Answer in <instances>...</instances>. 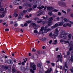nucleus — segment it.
<instances>
[{"label":"nucleus","mask_w":73,"mask_h":73,"mask_svg":"<svg viewBox=\"0 0 73 73\" xmlns=\"http://www.w3.org/2000/svg\"><path fill=\"white\" fill-rule=\"evenodd\" d=\"M35 2H36L35 4H37V5H39L38 7H37L38 9H41V11H42V8L41 7V1L38 0L37 1H35Z\"/></svg>","instance_id":"obj_1"},{"label":"nucleus","mask_w":73,"mask_h":73,"mask_svg":"<svg viewBox=\"0 0 73 73\" xmlns=\"http://www.w3.org/2000/svg\"><path fill=\"white\" fill-rule=\"evenodd\" d=\"M58 28H56L53 34L54 38L55 39L56 38V37L58 35V33L59 31H58Z\"/></svg>","instance_id":"obj_2"},{"label":"nucleus","mask_w":73,"mask_h":73,"mask_svg":"<svg viewBox=\"0 0 73 73\" xmlns=\"http://www.w3.org/2000/svg\"><path fill=\"white\" fill-rule=\"evenodd\" d=\"M61 34L62 36V38H65L64 36H66V35H68L69 33H65V31H64L62 30L61 32Z\"/></svg>","instance_id":"obj_3"},{"label":"nucleus","mask_w":73,"mask_h":73,"mask_svg":"<svg viewBox=\"0 0 73 73\" xmlns=\"http://www.w3.org/2000/svg\"><path fill=\"white\" fill-rule=\"evenodd\" d=\"M67 65H68L67 63L65 62L64 65L63 67L62 70H65L66 71L65 73H66V72L67 71V69H65V67L66 68H68V67Z\"/></svg>","instance_id":"obj_4"},{"label":"nucleus","mask_w":73,"mask_h":73,"mask_svg":"<svg viewBox=\"0 0 73 73\" xmlns=\"http://www.w3.org/2000/svg\"><path fill=\"white\" fill-rule=\"evenodd\" d=\"M58 4L59 5V6L63 7H65V5H66V4H65V3L61 2H58Z\"/></svg>","instance_id":"obj_5"},{"label":"nucleus","mask_w":73,"mask_h":73,"mask_svg":"<svg viewBox=\"0 0 73 73\" xmlns=\"http://www.w3.org/2000/svg\"><path fill=\"white\" fill-rule=\"evenodd\" d=\"M33 5V4L32 3H30V4H28V3H25V5L28 7H31Z\"/></svg>","instance_id":"obj_6"},{"label":"nucleus","mask_w":73,"mask_h":73,"mask_svg":"<svg viewBox=\"0 0 73 73\" xmlns=\"http://www.w3.org/2000/svg\"><path fill=\"white\" fill-rule=\"evenodd\" d=\"M47 24H48V25L44 27L45 29H46L48 27H50V26L52 25V23H51L50 22L48 21L47 23Z\"/></svg>","instance_id":"obj_7"},{"label":"nucleus","mask_w":73,"mask_h":73,"mask_svg":"<svg viewBox=\"0 0 73 73\" xmlns=\"http://www.w3.org/2000/svg\"><path fill=\"white\" fill-rule=\"evenodd\" d=\"M20 0H16L14 2L13 4H15V5H19V3L20 1Z\"/></svg>","instance_id":"obj_8"},{"label":"nucleus","mask_w":73,"mask_h":73,"mask_svg":"<svg viewBox=\"0 0 73 73\" xmlns=\"http://www.w3.org/2000/svg\"><path fill=\"white\" fill-rule=\"evenodd\" d=\"M57 57L58 59H59L60 61L61 62H62V56H61L59 55H58Z\"/></svg>","instance_id":"obj_9"},{"label":"nucleus","mask_w":73,"mask_h":73,"mask_svg":"<svg viewBox=\"0 0 73 73\" xmlns=\"http://www.w3.org/2000/svg\"><path fill=\"white\" fill-rule=\"evenodd\" d=\"M52 68H50V69H48L47 71L45 72V73H50V72H52Z\"/></svg>","instance_id":"obj_10"},{"label":"nucleus","mask_w":73,"mask_h":73,"mask_svg":"<svg viewBox=\"0 0 73 73\" xmlns=\"http://www.w3.org/2000/svg\"><path fill=\"white\" fill-rule=\"evenodd\" d=\"M60 41L61 42H65L66 44H69V42L68 41H64L63 39H61L60 40Z\"/></svg>","instance_id":"obj_11"},{"label":"nucleus","mask_w":73,"mask_h":73,"mask_svg":"<svg viewBox=\"0 0 73 73\" xmlns=\"http://www.w3.org/2000/svg\"><path fill=\"white\" fill-rule=\"evenodd\" d=\"M31 68H32V69H33L34 70H36V65L35 64L33 65Z\"/></svg>","instance_id":"obj_12"},{"label":"nucleus","mask_w":73,"mask_h":73,"mask_svg":"<svg viewBox=\"0 0 73 73\" xmlns=\"http://www.w3.org/2000/svg\"><path fill=\"white\" fill-rule=\"evenodd\" d=\"M36 14L37 16H40L41 15V12L40 11H39L36 13Z\"/></svg>","instance_id":"obj_13"},{"label":"nucleus","mask_w":73,"mask_h":73,"mask_svg":"<svg viewBox=\"0 0 73 73\" xmlns=\"http://www.w3.org/2000/svg\"><path fill=\"white\" fill-rule=\"evenodd\" d=\"M12 61H13L12 60H9L7 61V62L8 64H13V63L12 62Z\"/></svg>","instance_id":"obj_14"},{"label":"nucleus","mask_w":73,"mask_h":73,"mask_svg":"<svg viewBox=\"0 0 73 73\" xmlns=\"http://www.w3.org/2000/svg\"><path fill=\"white\" fill-rule=\"evenodd\" d=\"M48 31H50V29H44V33H47Z\"/></svg>","instance_id":"obj_15"},{"label":"nucleus","mask_w":73,"mask_h":73,"mask_svg":"<svg viewBox=\"0 0 73 73\" xmlns=\"http://www.w3.org/2000/svg\"><path fill=\"white\" fill-rule=\"evenodd\" d=\"M53 20V18L52 17H51L49 19L48 21H50L51 23H53V22H52Z\"/></svg>","instance_id":"obj_16"},{"label":"nucleus","mask_w":73,"mask_h":73,"mask_svg":"<svg viewBox=\"0 0 73 73\" xmlns=\"http://www.w3.org/2000/svg\"><path fill=\"white\" fill-rule=\"evenodd\" d=\"M12 71H13V73H15V72L16 71L15 67V66L13 65V66Z\"/></svg>","instance_id":"obj_17"},{"label":"nucleus","mask_w":73,"mask_h":73,"mask_svg":"<svg viewBox=\"0 0 73 73\" xmlns=\"http://www.w3.org/2000/svg\"><path fill=\"white\" fill-rule=\"evenodd\" d=\"M13 17H17L18 16V14L17 13H14L13 15Z\"/></svg>","instance_id":"obj_18"},{"label":"nucleus","mask_w":73,"mask_h":73,"mask_svg":"<svg viewBox=\"0 0 73 73\" xmlns=\"http://www.w3.org/2000/svg\"><path fill=\"white\" fill-rule=\"evenodd\" d=\"M47 9L49 11H51L52 9H53V7H48Z\"/></svg>","instance_id":"obj_19"},{"label":"nucleus","mask_w":73,"mask_h":73,"mask_svg":"<svg viewBox=\"0 0 73 73\" xmlns=\"http://www.w3.org/2000/svg\"><path fill=\"white\" fill-rule=\"evenodd\" d=\"M38 21L37 23L38 24H39V23H41L42 21V19H39V20H38Z\"/></svg>","instance_id":"obj_20"},{"label":"nucleus","mask_w":73,"mask_h":73,"mask_svg":"<svg viewBox=\"0 0 73 73\" xmlns=\"http://www.w3.org/2000/svg\"><path fill=\"white\" fill-rule=\"evenodd\" d=\"M59 26H62L63 25V23L62 22H58Z\"/></svg>","instance_id":"obj_21"},{"label":"nucleus","mask_w":73,"mask_h":73,"mask_svg":"<svg viewBox=\"0 0 73 73\" xmlns=\"http://www.w3.org/2000/svg\"><path fill=\"white\" fill-rule=\"evenodd\" d=\"M32 10V8L28 9L26 10V12H30V11H31Z\"/></svg>","instance_id":"obj_22"},{"label":"nucleus","mask_w":73,"mask_h":73,"mask_svg":"<svg viewBox=\"0 0 73 73\" xmlns=\"http://www.w3.org/2000/svg\"><path fill=\"white\" fill-rule=\"evenodd\" d=\"M35 65L34 63L31 62L30 64L31 68L33 65Z\"/></svg>","instance_id":"obj_23"},{"label":"nucleus","mask_w":73,"mask_h":73,"mask_svg":"<svg viewBox=\"0 0 73 73\" xmlns=\"http://www.w3.org/2000/svg\"><path fill=\"white\" fill-rule=\"evenodd\" d=\"M18 21H20V20H21V19H22L21 17L19 16H18Z\"/></svg>","instance_id":"obj_24"},{"label":"nucleus","mask_w":73,"mask_h":73,"mask_svg":"<svg viewBox=\"0 0 73 73\" xmlns=\"http://www.w3.org/2000/svg\"><path fill=\"white\" fill-rule=\"evenodd\" d=\"M21 68L22 72H23V71H24V69H25V67H21Z\"/></svg>","instance_id":"obj_25"},{"label":"nucleus","mask_w":73,"mask_h":73,"mask_svg":"<svg viewBox=\"0 0 73 73\" xmlns=\"http://www.w3.org/2000/svg\"><path fill=\"white\" fill-rule=\"evenodd\" d=\"M41 39H42V41H46V38L45 37L42 38Z\"/></svg>","instance_id":"obj_26"},{"label":"nucleus","mask_w":73,"mask_h":73,"mask_svg":"<svg viewBox=\"0 0 73 73\" xmlns=\"http://www.w3.org/2000/svg\"><path fill=\"white\" fill-rule=\"evenodd\" d=\"M19 16H23L24 15V13H21L19 14Z\"/></svg>","instance_id":"obj_27"},{"label":"nucleus","mask_w":73,"mask_h":73,"mask_svg":"<svg viewBox=\"0 0 73 73\" xmlns=\"http://www.w3.org/2000/svg\"><path fill=\"white\" fill-rule=\"evenodd\" d=\"M54 26H55V27H58V26H59V25H58V23H56L54 25Z\"/></svg>","instance_id":"obj_28"},{"label":"nucleus","mask_w":73,"mask_h":73,"mask_svg":"<svg viewBox=\"0 0 73 73\" xmlns=\"http://www.w3.org/2000/svg\"><path fill=\"white\" fill-rule=\"evenodd\" d=\"M38 20H39V19L38 17L35 18L34 19V20H35V21H36L37 20L38 21Z\"/></svg>","instance_id":"obj_29"},{"label":"nucleus","mask_w":73,"mask_h":73,"mask_svg":"<svg viewBox=\"0 0 73 73\" xmlns=\"http://www.w3.org/2000/svg\"><path fill=\"white\" fill-rule=\"evenodd\" d=\"M37 66L39 68L41 66V65L40 64V63H38L37 64Z\"/></svg>","instance_id":"obj_30"},{"label":"nucleus","mask_w":73,"mask_h":73,"mask_svg":"<svg viewBox=\"0 0 73 73\" xmlns=\"http://www.w3.org/2000/svg\"><path fill=\"white\" fill-rule=\"evenodd\" d=\"M73 46H71L69 49V51H71V50H72V49H73Z\"/></svg>","instance_id":"obj_31"},{"label":"nucleus","mask_w":73,"mask_h":73,"mask_svg":"<svg viewBox=\"0 0 73 73\" xmlns=\"http://www.w3.org/2000/svg\"><path fill=\"white\" fill-rule=\"evenodd\" d=\"M49 36H50V37H52L53 36V34H52V33H50L49 35Z\"/></svg>","instance_id":"obj_32"},{"label":"nucleus","mask_w":73,"mask_h":73,"mask_svg":"<svg viewBox=\"0 0 73 73\" xmlns=\"http://www.w3.org/2000/svg\"><path fill=\"white\" fill-rule=\"evenodd\" d=\"M48 15H50V16H52V13L51 12H48Z\"/></svg>","instance_id":"obj_33"},{"label":"nucleus","mask_w":73,"mask_h":73,"mask_svg":"<svg viewBox=\"0 0 73 73\" xmlns=\"http://www.w3.org/2000/svg\"><path fill=\"white\" fill-rule=\"evenodd\" d=\"M26 22V23H28V24H30V23H31V21L28 20V21H27Z\"/></svg>","instance_id":"obj_34"},{"label":"nucleus","mask_w":73,"mask_h":73,"mask_svg":"<svg viewBox=\"0 0 73 73\" xmlns=\"http://www.w3.org/2000/svg\"><path fill=\"white\" fill-rule=\"evenodd\" d=\"M68 37L69 38H70L72 37V35L70 34H69L68 36Z\"/></svg>","instance_id":"obj_35"},{"label":"nucleus","mask_w":73,"mask_h":73,"mask_svg":"<svg viewBox=\"0 0 73 73\" xmlns=\"http://www.w3.org/2000/svg\"><path fill=\"white\" fill-rule=\"evenodd\" d=\"M4 17V15L3 14L2 15H0V17L1 18L2 17Z\"/></svg>","instance_id":"obj_36"},{"label":"nucleus","mask_w":73,"mask_h":73,"mask_svg":"<svg viewBox=\"0 0 73 73\" xmlns=\"http://www.w3.org/2000/svg\"><path fill=\"white\" fill-rule=\"evenodd\" d=\"M32 25L33 27H35L36 25V24L35 23H33L32 24Z\"/></svg>","instance_id":"obj_37"},{"label":"nucleus","mask_w":73,"mask_h":73,"mask_svg":"<svg viewBox=\"0 0 73 73\" xmlns=\"http://www.w3.org/2000/svg\"><path fill=\"white\" fill-rule=\"evenodd\" d=\"M4 69H5L6 70H7L8 69V67L7 66H5L4 67Z\"/></svg>","instance_id":"obj_38"},{"label":"nucleus","mask_w":73,"mask_h":73,"mask_svg":"<svg viewBox=\"0 0 73 73\" xmlns=\"http://www.w3.org/2000/svg\"><path fill=\"white\" fill-rule=\"evenodd\" d=\"M67 26H68L70 27H72V25L69 23H67Z\"/></svg>","instance_id":"obj_39"},{"label":"nucleus","mask_w":73,"mask_h":73,"mask_svg":"<svg viewBox=\"0 0 73 73\" xmlns=\"http://www.w3.org/2000/svg\"><path fill=\"white\" fill-rule=\"evenodd\" d=\"M38 26H36L34 29L35 30H37V29H38Z\"/></svg>","instance_id":"obj_40"},{"label":"nucleus","mask_w":73,"mask_h":73,"mask_svg":"<svg viewBox=\"0 0 73 73\" xmlns=\"http://www.w3.org/2000/svg\"><path fill=\"white\" fill-rule=\"evenodd\" d=\"M68 55H65L64 56V58H68Z\"/></svg>","instance_id":"obj_41"},{"label":"nucleus","mask_w":73,"mask_h":73,"mask_svg":"<svg viewBox=\"0 0 73 73\" xmlns=\"http://www.w3.org/2000/svg\"><path fill=\"white\" fill-rule=\"evenodd\" d=\"M67 26V23L63 25V27H66Z\"/></svg>","instance_id":"obj_42"},{"label":"nucleus","mask_w":73,"mask_h":73,"mask_svg":"<svg viewBox=\"0 0 73 73\" xmlns=\"http://www.w3.org/2000/svg\"><path fill=\"white\" fill-rule=\"evenodd\" d=\"M33 7L34 8H36V7H37V5H33Z\"/></svg>","instance_id":"obj_43"},{"label":"nucleus","mask_w":73,"mask_h":73,"mask_svg":"<svg viewBox=\"0 0 73 73\" xmlns=\"http://www.w3.org/2000/svg\"><path fill=\"white\" fill-rule=\"evenodd\" d=\"M30 71L31 72H32V73H35V71H34L32 69H30Z\"/></svg>","instance_id":"obj_44"},{"label":"nucleus","mask_w":73,"mask_h":73,"mask_svg":"<svg viewBox=\"0 0 73 73\" xmlns=\"http://www.w3.org/2000/svg\"><path fill=\"white\" fill-rule=\"evenodd\" d=\"M62 11L63 13H64V14H66V12L64 10H62Z\"/></svg>","instance_id":"obj_45"},{"label":"nucleus","mask_w":73,"mask_h":73,"mask_svg":"<svg viewBox=\"0 0 73 73\" xmlns=\"http://www.w3.org/2000/svg\"><path fill=\"white\" fill-rule=\"evenodd\" d=\"M64 22H68V19H64Z\"/></svg>","instance_id":"obj_46"},{"label":"nucleus","mask_w":73,"mask_h":73,"mask_svg":"<svg viewBox=\"0 0 73 73\" xmlns=\"http://www.w3.org/2000/svg\"><path fill=\"white\" fill-rule=\"evenodd\" d=\"M32 49V52H36V50H35V48H33Z\"/></svg>","instance_id":"obj_47"},{"label":"nucleus","mask_w":73,"mask_h":73,"mask_svg":"<svg viewBox=\"0 0 73 73\" xmlns=\"http://www.w3.org/2000/svg\"><path fill=\"white\" fill-rule=\"evenodd\" d=\"M67 54L68 56H69L70 55V52L69 51H68L67 52Z\"/></svg>","instance_id":"obj_48"},{"label":"nucleus","mask_w":73,"mask_h":73,"mask_svg":"<svg viewBox=\"0 0 73 73\" xmlns=\"http://www.w3.org/2000/svg\"><path fill=\"white\" fill-rule=\"evenodd\" d=\"M42 24H45L46 23V22L45 21H42Z\"/></svg>","instance_id":"obj_49"},{"label":"nucleus","mask_w":73,"mask_h":73,"mask_svg":"<svg viewBox=\"0 0 73 73\" xmlns=\"http://www.w3.org/2000/svg\"><path fill=\"white\" fill-rule=\"evenodd\" d=\"M0 11H4V9L3 8H2L0 9Z\"/></svg>","instance_id":"obj_50"},{"label":"nucleus","mask_w":73,"mask_h":73,"mask_svg":"<svg viewBox=\"0 0 73 73\" xmlns=\"http://www.w3.org/2000/svg\"><path fill=\"white\" fill-rule=\"evenodd\" d=\"M34 32V33H38L37 31V30H35Z\"/></svg>","instance_id":"obj_51"},{"label":"nucleus","mask_w":73,"mask_h":73,"mask_svg":"<svg viewBox=\"0 0 73 73\" xmlns=\"http://www.w3.org/2000/svg\"><path fill=\"white\" fill-rule=\"evenodd\" d=\"M24 26L25 27H27L28 26V24H27V23H25L24 24Z\"/></svg>","instance_id":"obj_52"},{"label":"nucleus","mask_w":73,"mask_h":73,"mask_svg":"<svg viewBox=\"0 0 73 73\" xmlns=\"http://www.w3.org/2000/svg\"><path fill=\"white\" fill-rule=\"evenodd\" d=\"M58 15H59V16H60L61 15V13H60V12H58Z\"/></svg>","instance_id":"obj_53"},{"label":"nucleus","mask_w":73,"mask_h":73,"mask_svg":"<svg viewBox=\"0 0 73 73\" xmlns=\"http://www.w3.org/2000/svg\"><path fill=\"white\" fill-rule=\"evenodd\" d=\"M44 30V27H42L40 29L41 31H42Z\"/></svg>","instance_id":"obj_54"},{"label":"nucleus","mask_w":73,"mask_h":73,"mask_svg":"<svg viewBox=\"0 0 73 73\" xmlns=\"http://www.w3.org/2000/svg\"><path fill=\"white\" fill-rule=\"evenodd\" d=\"M56 28V27H55V26L54 25L51 27V28H52V29H53V28Z\"/></svg>","instance_id":"obj_55"},{"label":"nucleus","mask_w":73,"mask_h":73,"mask_svg":"<svg viewBox=\"0 0 73 73\" xmlns=\"http://www.w3.org/2000/svg\"><path fill=\"white\" fill-rule=\"evenodd\" d=\"M71 10L70 9H67V12H70V11Z\"/></svg>","instance_id":"obj_56"},{"label":"nucleus","mask_w":73,"mask_h":73,"mask_svg":"<svg viewBox=\"0 0 73 73\" xmlns=\"http://www.w3.org/2000/svg\"><path fill=\"white\" fill-rule=\"evenodd\" d=\"M21 64L22 65H25V63H24V62H22Z\"/></svg>","instance_id":"obj_57"},{"label":"nucleus","mask_w":73,"mask_h":73,"mask_svg":"<svg viewBox=\"0 0 73 73\" xmlns=\"http://www.w3.org/2000/svg\"><path fill=\"white\" fill-rule=\"evenodd\" d=\"M70 17H72V18H73V14H71L70 15Z\"/></svg>","instance_id":"obj_58"},{"label":"nucleus","mask_w":73,"mask_h":73,"mask_svg":"<svg viewBox=\"0 0 73 73\" xmlns=\"http://www.w3.org/2000/svg\"><path fill=\"white\" fill-rule=\"evenodd\" d=\"M53 11H54V12H58V10L56 9H54V10Z\"/></svg>","instance_id":"obj_59"},{"label":"nucleus","mask_w":73,"mask_h":73,"mask_svg":"<svg viewBox=\"0 0 73 73\" xmlns=\"http://www.w3.org/2000/svg\"><path fill=\"white\" fill-rule=\"evenodd\" d=\"M15 27H16L17 26H18V24L17 23H15L14 25Z\"/></svg>","instance_id":"obj_60"},{"label":"nucleus","mask_w":73,"mask_h":73,"mask_svg":"<svg viewBox=\"0 0 73 73\" xmlns=\"http://www.w3.org/2000/svg\"><path fill=\"white\" fill-rule=\"evenodd\" d=\"M20 25H21V27H24V25L23 24H21Z\"/></svg>","instance_id":"obj_61"},{"label":"nucleus","mask_w":73,"mask_h":73,"mask_svg":"<svg viewBox=\"0 0 73 73\" xmlns=\"http://www.w3.org/2000/svg\"><path fill=\"white\" fill-rule=\"evenodd\" d=\"M37 53H38V54H41V53L40 51H37Z\"/></svg>","instance_id":"obj_62"},{"label":"nucleus","mask_w":73,"mask_h":73,"mask_svg":"<svg viewBox=\"0 0 73 73\" xmlns=\"http://www.w3.org/2000/svg\"><path fill=\"white\" fill-rule=\"evenodd\" d=\"M69 45V46H70V47L71 46H72V44L71 43H70Z\"/></svg>","instance_id":"obj_63"},{"label":"nucleus","mask_w":73,"mask_h":73,"mask_svg":"<svg viewBox=\"0 0 73 73\" xmlns=\"http://www.w3.org/2000/svg\"><path fill=\"white\" fill-rule=\"evenodd\" d=\"M23 13H26V12H27V11L25 10H24L23 11Z\"/></svg>","instance_id":"obj_64"}]
</instances>
